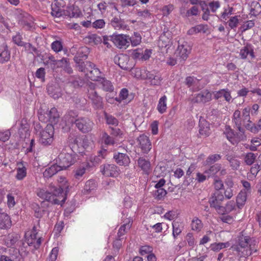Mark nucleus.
<instances>
[{
    "mask_svg": "<svg viewBox=\"0 0 261 261\" xmlns=\"http://www.w3.org/2000/svg\"><path fill=\"white\" fill-rule=\"evenodd\" d=\"M250 239L247 236H240L239 238L238 244L232 247L233 249L236 251L238 255L241 257L248 256L253 252L257 251L256 249L252 247L250 243Z\"/></svg>",
    "mask_w": 261,
    "mask_h": 261,
    "instance_id": "1",
    "label": "nucleus"
},
{
    "mask_svg": "<svg viewBox=\"0 0 261 261\" xmlns=\"http://www.w3.org/2000/svg\"><path fill=\"white\" fill-rule=\"evenodd\" d=\"M232 122L236 125L238 130L241 133H244V129L242 127L243 125L252 133L258 132V129L254 124L248 123L246 120H244L241 111L238 110H236L233 114Z\"/></svg>",
    "mask_w": 261,
    "mask_h": 261,
    "instance_id": "2",
    "label": "nucleus"
},
{
    "mask_svg": "<svg viewBox=\"0 0 261 261\" xmlns=\"http://www.w3.org/2000/svg\"><path fill=\"white\" fill-rule=\"evenodd\" d=\"M77 160V155L71 149L70 152L62 151L56 159V162L62 170L67 169L75 163Z\"/></svg>",
    "mask_w": 261,
    "mask_h": 261,
    "instance_id": "3",
    "label": "nucleus"
},
{
    "mask_svg": "<svg viewBox=\"0 0 261 261\" xmlns=\"http://www.w3.org/2000/svg\"><path fill=\"white\" fill-rule=\"evenodd\" d=\"M95 84L90 83L88 89V96L91 100L93 107L95 109L101 110L103 108L102 98L95 91Z\"/></svg>",
    "mask_w": 261,
    "mask_h": 261,
    "instance_id": "4",
    "label": "nucleus"
},
{
    "mask_svg": "<svg viewBox=\"0 0 261 261\" xmlns=\"http://www.w3.org/2000/svg\"><path fill=\"white\" fill-rule=\"evenodd\" d=\"M212 99V94L206 89L201 91L198 93L193 94L190 98L192 103L204 105L210 102Z\"/></svg>",
    "mask_w": 261,
    "mask_h": 261,
    "instance_id": "5",
    "label": "nucleus"
},
{
    "mask_svg": "<svg viewBox=\"0 0 261 261\" xmlns=\"http://www.w3.org/2000/svg\"><path fill=\"white\" fill-rule=\"evenodd\" d=\"M227 139L233 145L237 144L240 141L243 140L245 138L244 133H241L239 132V134L234 133L233 129L228 126H225L223 132Z\"/></svg>",
    "mask_w": 261,
    "mask_h": 261,
    "instance_id": "6",
    "label": "nucleus"
},
{
    "mask_svg": "<svg viewBox=\"0 0 261 261\" xmlns=\"http://www.w3.org/2000/svg\"><path fill=\"white\" fill-rule=\"evenodd\" d=\"M59 116L57 109L54 107L49 111H46L44 114H40L39 116V119L44 122H49L56 124L58 122Z\"/></svg>",
    "mask_w": 261,
    "mask_h": 261,
    "instance_id": "7",
    "label": "nucleus"
},
{
    "mask_svg": "<svg viewBox=\"0 0 261 261\" xmlns=\"http://www.w3.org/2000/svg\"><path fill=\"white\" fill-rule=\"evenodd\" d=\"M75 125L81 132L88 133L92 129L94 123L87 117H80L76 119Z\"/></svg>",
    "mask_w": 261,
    "mask_h": 261,
    "instance_id": "8",
    "label": "nucleus"
},
{
    "mask_svg": "<svg viewBox=\"0 0 261 261\" xmlns=\"http://www.w3.org/2000/svg\"><path fill=\"white\" fill-rule=\"evenodd\" d=\"M136 145L143 153H148L151 149V142L148 136L144 134L140 135L136 141Z\"/></svg>",
    "mask_w": 261,
    "mask_h": 261,
    "instance_id": "9",
    "label": "nucleus"
},
{
    "mask_svg": "<svg viewBox=\"0 0 261 261\" xmlns=\"http://www.w3.org/2000/svg\"><path fill=\"white\" fill-rule=\"evenodd\" d=\"M191 50V47L188 42L179 43L175 54L180 62H184L188 58Z\"/></svg>",
    "mask_w": 261,
    "mask_h": 261,
    "instance_id": "10",
    "label": "nucleus"
},
{
    "mask_svg": "<svg viewBox=\"0 0 261 261\" xmlns=\"http://www.w3.org/2000/svg\"><path fill=\"white\" fill-rule=\"evenodd\" d=\"M53 127L51 125L47 126L45 130L40 133V143L45 146L50 145L53 141Z\"/></svg>",
    "mask_w": 261,
    "mask_h": 261,
    "instance_id": "11",
    "label": "nucleus"
},
{
    "mask_svg": "<svg viewBox=\"0 0 261 261\" xmlns=\"http://www.w3.org/2000/svg\"><path fill=\"white\" fill-rule=\"evenodd\" d=\"M50 190L51 195L54 196H53V199H51V203L62 205L66 200L63 189L61 187H53Z\"/></svg>",
    "mask_w": 261,
    "mask_h": 261,
    "instance_id": "12",
    "label": "nucleus"
},
{
    "mask_svg": "<svg viewBox=\"0 0 261 261\" xmlns=\"http://www.w3.org/2000/svg\"><path fill=\"white\" fill-rule=\"evenodd\" d=\"M100 168L101 172L106 176L115 177L119 174L120 170L115 165L105 164Z\"/></svg>",
    "mask_w": 261,
    "mask_h": 261,
    "instance_id": "13",
    "label": "nucleus"
},
{
    "mask_svg": "<svg viewBox=\"0 0 261 261\" xmlns=\"http://www.w3.org/2000/svg\"><path fill=\"white\" fill-rule=\"evenodd\" d=\"M127 36L122 34H114L111 36V40L119 48H126L129 45Z\"/></svg>",
    "mask_w": 261,
    "mask_h": 261,
    "instance_id": "14",
    "label": "nucleus"
},
{
    "mask_svg": "<svg viewBox=\"0 0 261 261\" xmlns=\"http://www.w3.org/2000/svg\"><path fill=\"white\" fill-rule=\"evenodd\" d=\"M240 56L242 59L252 60L255 58L253 47L250 44H247L240 49Z\"/></svg>",
    "mask_w": 261,
    "mask_h": 261,
    "instance_id": "15",
    "label": "nucleus"
},
{
    "mask_svg": "<svg viewBox=\"0 0 261 261\" xmlns=\"http://www.w3.org/2000/svg\"><path fill=\"white\" fill-rule=\"evenodd\" d=\"M74 61L76 63V67L79 71L83 72L87 76V73L92 69V66H93V63L89 62L81 61L77 57H75L74 58Z\"/></svg>",
    "mask_w": 261,
    "mask_h": 261,
    "instance_id": "16",
    "label": "nucleus"
},
{
    "mask_svg": "<svg viewBox=\"0 0 261 261\" xmlns=\"http://www.w3.org/2000/svg\"><path fill=\"white\" fill-rule=\"evenodd\" d=\"M215 99H219L223 97L227 102L230 103L232 101V96L231 91L228 89H222L219 91H215L214 93Z\"/></svg>",
    "mask_w": 261,
    "mask_h": 261,
    "instance_id": "17",
    "label": "nucleus"
},
{
    "mask_svg": "<svg viewBox=\"0 0 261 261\" xmlns=\"http://www.w3.org/2000/svg\"><path fill=\"white\" fill-rule=\"evenodd\" d=\"M11 57V51L8 45L3 43L0 46V63H5L9 61Z\"/></svg>",
    "mask_w": 261,
    "mask_h": 261,
    "instance_id": "18",
    "label": "nucleus"
},
{
    "mask_svg": "<svg viewBox=\"0 0 261 261\" xmlns=\"http://www.w3.org/2000/svg\"><path fill=\"white\" fill-rule=\"evenodd\" d=\"M225 188H224V196L228 199H230L236 192L233 187L234 184L231 178H228L225 182Z\"/></svg>",
    "mask_w": 261,
    "mask_h": 261,
    "instance_id": "19",
    "label": "nucleus"
},
{
    "mask_svg": "<svg viewBox=\"0 0 261 261\" xmlns=\"http://www.w3.org/2000/svg\"><path fill=\"white\" fill-rule=\"evenodd\" d=\"M128 96V90L126 88H123L121 90L119 97H116L115 98L113 96L111 97L110 94L106 95V99L108 102L113 103L114 101L120 102L122 100L125 99Z\"/></svg>",
    "mask_w": 261,
    "mask_h": 261,
    "instance_id": "20",
    "label": "nucleus"
},
{
    "mask_svg": "<svg viewBox=\"0 0 261 261\" xmlns=\"http://www.w3.org/2000/svg\"><path fill=\"white\" fill-rule=\"evenodd\" d=\"M113 158L115 162L120 166H128L130 162L129 156L122 153H115Z\"/></svg>",
    "mask_w": 261,
    "mask_h": 261,
    "instance_id": "21",
    "label": "nucleus"
},
{
    "mask_svg": "<svg viewBox=\"0 0 261 261\" xmlns=\"http://www.w3.org/2000/svg\"><path fill=\"white\" fill-rule=\"evenodd\" d=\"M16 171V174L15 175V178L17 180H23L26 177L27 174V169L22 162L17 163Z\"/></svg>",
    "mask_w": 261,
    "mask_h": 261,
    "instance_id": "22",
    "label": "nucleus"
},
{
    "mask_svg": "<svg viewBox=\"0 0 261 261\" xmlns=\"http://www.w3.org/2000/svg\"><path fill=\"white\" fill-rule=\"evenodd\" d=\"M62 170L59 165L56 162L50 167L46 168L43 172V176L45 178H50L56 174L58 172Z\"/></svg>",
    "mask_w": 261,
    "mask_h": 261,
    "instance_id": "23",
    "label": "nucleus"
},
{
    "mask_svg": "<svg viewBox=\"0 0 261 261\" xmlns=\"http://www.w3.org/2000/svg\"><path fill=\"white\" fill-rule=\"evenodd\" d=\"M101 72L100 70L96 68V65L93 64V66H92V69H90V71L87 73V77L93 81H100Z\"/></svg>",
    "mask_w": 261,
    "mask_h": 261,
    "instance_id": "24",
    "label": "nucleus"
},
{
    "mask_svg": "<svg viewBox=\"0 0 261 261\" xmlns=\"http://www.w3.org/2000/svg\"><path fill=\"white\" fill-rule=\"evenodd\" d=\"M111 25L116 30H128L129 26L125 23V22L119 17H115L110 21Z\"/></svg>",
    "mask_w": 261,
    "mask_h": 261,
    "instance_id": "25",
    "label": "nucleus"
},
{
    "mask_svg": "<svg viewBox=\"0 0 261 261\" xmlns=\"http://www.w3.org/2000/svg\"><path fill=\"white\" fill-rule=\"evenodd\" d=\"M199 133L201 136L206 137L210 134V128L208 123L202 117L199 119Z\"/></svg>",
    "mask_w": 261,
    "mask_h": 261,
    "instance_id": "26",
    "label": "nucleus"
},
{
    "mask_svg": "<svg viewBox=\"0 0 261 261\" xmlns=\"http://www.w3.org/2000/svg\"><path fill=\"white\" fill-rule=\"evenodd\" d=\"M11 225L10 217L0 208V228L6 229Z\"/></svg>",
    "mask_w": 261,
    "mask_h": 261,
    "instance_id": "27",
    "label": "nucleus"
},
{
    "mask_svg": "<svg viewBox=\"0 0 261 261\" xmlns=\"http://www.w3.org/2000/svg\"><path fill=\"white\" fill-rule=\"evenodd\" d=\"M250 194L241 191L236 197V203L238 208H241L245 205L247 198Z\"/></svg>",
    "mask_w": 261,
    "mask_h": 261,
    "instance_id": "28",
    "label": "nucleus"
},
{
    "mask_svg": "<svg viewBox=\"0 0 261 261\" xmlns=\"http://www.w3.org/2000/svg\"><path fill=\"white\" fill-rule=\"evenodd\" d=\"M138 165L145 174H149L151 171V166L148 161L143 158H140L138 160Z\"/></svg>",
    "mask_w": 261,
    "mask_h": 261,
    "instance_id": "29",
    "label": "nucleus"
},
{
    "mask_svg": "<svg viewBox=\"0 0 261 261\" xmlns=\"http://www.w3.org/2000/svg\"><path fill=\"white\" fill-rule=\"evenodd\" d=\"M226 160L228 161L231 169L234 170H238L241 165V161L232 154H227L225 155Z\"/></svg>",
    "mask_w": 261,
    "mask_h": 261,
    "instance_id": "30",
    "label": "nucleus"
},
{
    "mask_svg": "<svg viewBox=\"0 0 261 261\" xmlns=\"http://www.w3.org/2000/svg\"><path fill=\"white\" fill-rule=\"evenodd\" d=\"M77 116V114L76 111L72 110L69 111L64 117L66 124L69 125L73 123L75 124V121L77 119H76V117Z\"/></svg>",
    "mask_w": 261,
    "mask_h": 261,
    "instance_id": "31",
    "label": "nucleus"
},
{
    "mask_svg": "<svg viewBox=\"0 0 261 261\" xmlns=\"http://www.w3.org/2000/svg\"><path fill=\"white\" fill-rule=\"evenodd\" d=\"M191 227L193 231L199 232L203 228V224L200 219L197 217H195L191 221Z\"/></svg>",
    "mask_w": 261,
    "mask_h": 261,
    "instance_id": "32",
    "label": "nucleus"
},
{
    "mask_svg": "<svg viewBox=\"0 0 261 261\" xmlns=\"http://www.w3.org/2000/svg\"><path fill=\"white\" fill-rule=\"evenodd\" d=\"M207 31V25L204 24L197 25L194 27L191 28L188 31V34L189 35H193L199 33H205Z\"/></svg>",
    "mask_w": 261,
    "mask_h": 261,
    "instance_id": "33",
    "label": "nucleus"
},
{
    "mask_svg": "<svg viewBox=\"0 0 261 261\" xmlns=\"http://www.w3.org/2000/svg\"><path fill=\"white\" fill-rule=\"evenodd\" d=\"M37 195L40 198L51 202V199H53L51 193L45 189H40L37 192Z\"/></svg>",
    "mask_w": 261,
    "mask_h": 261,
    "instance_id": "34",
    "label": "nucleus"
},
{
    "mask_svg": "<svg viewBox=\"0 0 261 261\" xmlns=\"http://www.w3.org/2000/svg\"><path fill=\"white\" fill-rule=\"evenodd\" d=\"M15 14L17 15L20 24H23V22L27 20L32 19L31 16L28 13L22 11V10L17 9Z\"/></svg>",
    "mask_w": 261,
    "mask_h": 261,
    "instance_id": "35",
    "label": "nucleus"
},
{
    "mask_svg": "<svg viewBox=\"0 0 261 261\" xmlns=\"http://www.w3.org/2000/svg\"><path fill=\"white\" fill-rule=\"evenodd\" d=\"M102 86L103 90L107 92H112L114 90V86L111 81L105 77H101L99 81Z\"/></svg>",
    "mask_w": 261,
    "mask_h": 261,
    "instance_id": "36",
    "label": "nucleus"
},
{
    "mask_svg": "<svg viewBox=\"0 0 261 261\" xmlns=\"http://www.w3.org/2000/svg\"><path fill=\"white\" fill-rule=\"evenodd\" d=\"M167 97L165 95L161 97L159 101L157 106V110L161 114H163L166 111L167 109Z\"/></svg>",
    "mask_w": 261,
    "mask_h": 261,
    "instance_id": "37",
    "label": "nucleus"
},
{
    "mask_svg": "<svg viewBox=\"0 0 261 261\" xmlns=\"http://www.w3.org/2000/svg\"><path fill=\"white\" fill-rule=\"evenodd\" d=\"M170 44V39L165 34H162L159 38L158 46L160 48L166 47Z\"/></svg>",
    "mask_w": 261,
    "mask_h": 261,
    "instance_id": "38",
    "label": "nucleus"
},
{
    "mask_svg": "<svg viewBox=\"0 0 261 261\" xmlns=\"http://www.w3.org/2000/svg\"><path fill=\"white\" fill-rule=\"evenodd\" d=\"M129 57L126 55H122L119 58V67L124 70H128L129 69Z\"/></svg>",
    "mask_w": 261,
    "mask_h": 261,
    "instance_id": "39",
    "label": "nucleus"
},
{
    "mask_svg": "<svg viewBox=\"0 0 261 261\" xmlns=\"http://www.w3.org/2000/svg\"><path fill=\"white\" fill-rule=\"evenodd\" d=\"M221 168V165L219 164H216L212 166L208 170L204 171V173L207 174V177L216 174Z\"/></svg>",
    "mask_w": 261,
    "mask_h": 261,
    "instance_id": "40",
    "label": "nucleus"
},
{
    "mask_svg": "<svg viewBox=\"0 0 261 261\" xmlns=\"http://www.w3.org/2000/svg\"><path fill=\"white\" fill-rule=\"evenodd\" d=\"M58 3L51 5V14L53 17H60L63 15V10L58 6Z\"/></svg>",
    "mask_w": 261,
    "mask_h": 261,
    "instance_id": "41",
    "label": "nucleus"
},
{
    "mask_svg": "<svg viewBox=\"0 0 261 261\" xmlns=\"http://www.w3.org/2000/svg\"><path fill=\"white\" fill-rule=\"evenodd\" d=\"M250 14L253 16H256L261 12V6L260 4L256 2H253L250 6Z\"/></svg>",
    "mask_w": 261,
    "mask_h": 261,
    "instance_id": "42",
    "label": "nucleus"
},
{
    "mask_svg": "<svg viewBox=\"0 0 261 261\" xmlns=\"http://www.w3.org/2000/svg\"><path fill=\"white\" fill-rule=\"evenodd\" d=\"M239 23V19L238 16H234L231 17L226 22L229 28L232 30H235Z\"/></svg>",
    "mask_w": 261,
    "mask_h": 261,
    "instance_id": "43",
    "label": "nucleus"
},
{
    "mask_svg": "<svg viewBox=\"0 0 261 261\" xmlns=\"http://www.w3.org/2000/svg\"><path fill=\"white\" fill-rule=\"evenodd\" d=\"M97 184L94 180H89L86 182L84 188V193H89L96 188Z\"/></svg>",
    "mask_w": 261,
    "mask_h": 261,
    "instance_id": "44",
    "label": "nucleus"
},
{
    "mask_svg": "<svg viewBox=\"0 0 261 261\" xmlns=\"http://www.w3.org/2000/svg\"><path fill=\"white\" fill-rule=\"evenodd\" d=\"M56 61L55 58L53 55H49L46 57L44 64L54 69L56 68Z\"/></svg>",
    "mask_w": 261,
    "mask_h": 261,
    "instance_id": "45",
    "label": "nucleus"
},
{
    "mask_svg": "<svg viewBox=\"0 0 261 261\" xmlns=\"http://www.w3.org/2000/svg\"><path fill=\"white\" fill-rule=\"evenodd\" d=\"M68 140L70 144L78 145L79 141L81 140L80 136L77 133H70L68 137Z\"/></svg>",
    "mask_w": 261,
    "mask_h": 261,
    "instance_id": "46",
    "label": "nucleus"
},
{
    "mask_svg": "<svg viewBox=\"0 0 261 261\" xmlns=\"http://www.w3.org/2000/svg\"><path fill=\"white\" fill-rule=\"evenodd\" d=\"M106 122L108 125L116 126L118 125V120L114 116L107 113L105 115Z\"/></svg>",
    "mask_w": 261,
    "mask_h": 261,
    "instance_id": "47",
    "label": "nucleus"
},
{
    "mask_svg": "<svg viewBox=\"0 0 261 261\" xmlns=\"http://www.w3.org/2000/svg\"><path fill=\"white\" fill-rule=\"evenodd\" d=\"M250 107H246L242 111V117L244 119V120H246L247 122L250 124H254L252 121L251 120V117L250 115Z\"/></svg>",
    "mask_w": 261,
    "mask_h": 261,
    "instance_id": "48",
    "label": "nucleus"
},
{
    "mask_svg": "<svg viewBox=\"0 0 261 261\" xmlns=\"http://www.w3.org/2000/svg\"><path fill=\"white\" fill-rule=\"evenodd\" d=\"M173 232L172 234L174 238L179 235L182 229V226L178 222H174L172 224Z\"/></svg>",
    "mask_w": 261,
    "mask_h": 261,
    "instance_id": "49",
    "label": "nucleus"
},
{
    "mask_svg": "<svg viewBox=\"0 0 261 261\" xmlns=\"http://www.w3.org/2000/svg\"><path fill=\"white\" fill-rule=\"evenodd\" d=\"M221 159V155L219 154H213L210 155L205 161L206 165L212 164L218 161Z\"/></svg>",
    "mask_w": 261,
    "mask_h": 261,
    "instance_id": "50",
    "label": "nucleus"
},
{
    "mask_svg": "<svg viewBox=\"0 0 261 261\" xmlns=\"http://www.w3.org/2000/svg\"><path fill=\"white\" fill-rule=\"evenodd\" d=\"M256 156L252 152L247 153L244 157V162L248 165H251L256 159Z\"/></svg>",
    "mask_w": 261,
    "mask_h": 261,
    "instance_id": "51",
    "label": "nucleus"
},
{
    "mask_svg": "<svg viewBox=\"0 0 261 261\" xmlns=\"http://www.w3.org/2000/svg\"><path fill=\"white\" fill-rule=\"evenodd\" d=\"M144 71L145 70H141L139 68H135L132 70V74H134V76L137 79H145V73Z\"/></svg>",
    "mask_w": 261,
    "mask_h": 261,
    "instance_id": "52",
    "label": "nucleus"
},
{
    "mask_svg": "<svg viewBox=\"0 0 261 261\" xmlns=\"http://www.w3.org/2000/svg\"><path fill=\"white\" fill-rule=\"evenodd\" d=\"M69 10L71 11V13L69 14L70 17L77 18L82 15L81 10L77 6H72Z\"/></svg>",
    "mask_w": 261,
    "mask_h": 261,
    "instance_id": "53",
    "label": "nucleus"
},
{
    "mask_svg": "<svg viewBox=\"0 0 261 261\" xmlns=\"http://www.w3.org/2000/svg\"><path fill=\"white\" fill-rule=\"evenodd\" d=\"M70 83L75 88L82 87L84 84L83 80L80 77H76L71 79Z\"/></svg>",
    "mask_w": 261,
    "mask_h": 261,
    "instance_id": "54",
    "label": "nucleus"
},
{
    "mask_svg": "<svg viewBox=\"0 0 261 261\" xmlns=\"http://www.w3.org/2000/svg\"><path fill=\"white\" fill-rule=\"evenodd\" d=\"M58 247H54L51 251L49 256L47 258L46 261H56L58 255Z\"/></svg>",
    "mask_w": 261,
    "mask_h": 261,
    "instance_id": "55",
    "label": "nucleus"
},
{
    "mask_svg": "<svg viewBox=\"0 0 261 261\" xmlns=\"http://www.w3.org/2000/svg\"><path fill=\"white\" fill-rule=\"evenodd\" d=\"M51 49L56 53H59L63 48V44L61 41L56 40L51 44Z\"/></svg>",
    "mask_w": 261,
    "mask_h": 261,
    "instance_id": "56",
    "label": "nucleus"
},
{
    "mask_svg": "<svg viewBox=\"0 0 261 261\" xmlns=\"http://www.w3.org/2000/svg\"><path fill=\"white\" fill-rule=\"evenodd\" d=\"M174 7L172 4L165 5L161 9V11L164 16H168L174 10Z\"/></svg>",
    "mask_w": 261,
    "mask_h": 261,
    "instance_id": "57",
    "label": "nucleus"
},
{
    "mask_svg": "<svg viewBox=\"0 0 261 261\" xmlns=\"http://www.w3.org/2000/svg\"><path fill=\"white\" fill-rule=\"evenodd\" d=\"M141 35L137 32H134L133 36H132V46H136L141 42Z\"/></svg>",
    "mask_w": 261,
    "mask_h": 261,
    "instance_id": "58",
    "label": "nucleus"
},
{
    "mask_svg": "<svg viewBox=\"0 0 261 261\" xmlns=\"http://www.w3.org/2000/svg\"><path fill=\"white\" fill-rule=\"evenodd\" d=\"M24 47L25 50L28 51L31 54H33V53L38 54V49L33 45L30 43L25 42L23 46Z\"/></svg>",
    "mask_w": 261,
    "mask_h": 261,
    "instance_id": "59",
    "label": "nucleus"
},
{
    "mask_svg": "<svg viewBox=\"0 0 261 261\" xmlns=\"http://www.w3.org/2000/svg\"><path fill=\"white\" fill-rule=\"evenodd\" d=\"M88 167V165H87L86 167L82 166L76 170L74 172V177L76 179H80L85 173L87 167Z\"/></svg>",
    "mask_w": 261,
    "mask_h": 261,
    "instance_id": "60",
    "label": "nucleus"
},
{
    "mask_svg": "<svg viewBox=\"0 0 261 261\" xmlns=\"http://www.w3.org/2000/svg\"><path fill=\"white\" fill-rule=\"evenodd\" d=\"M102 139L107 145H113L115 143L114 138L106 133L103 134Z\"/></svg>",
    "mask_w": 261,
    "mask_h": 261,
    "instance_id": "61",
    "label": "nucleus"
},
{
    "mask_svg": "<svg viewBox=\"0 0 261 261\" xmlns=\"http://www.w3.org/2000/svg\"><path fill=\"white\" fill-rule=\"evenodd\" d=\"M233 8L230 7H228L227 8L224 9V11L222 13L221 18L222 20H226L232 13Z\"/></svg>",
    "mask_w": 261,
    "mask_h": 261,
    "instance_id": "62",
    "label": "nucleus"
},
{
    "mask_svg": "<svg viewBox=\"0 0 261 261\" xmlns=\"http://www.w3.org/2000/svg\"><path fill=\"white\" fill-rule=\"evenodd\" d=\"M17 241L18 238L17 236L9 235L6 240V243L7 246L10 247L14 245Z\"/></svg>",
    "mask_w": 261,
    "mask_h": 261,
    "instance_id": "63",
    "label": "nucleus"
},
{
    "mask_svg": "<svg viewBox=\"0 0 261 261\" xmlns=\"http://www.w3.org/2000/svg\"><path fill=\"white\" fill-rule=\"evenodd\" d=\"M22 37L20 33H17L16 35L13 37V42L19 46H22L24 42L22 41Z\"/></svg>",
    "mask_w": 261,
    "mask_h": 261,
    "instance_id": "64",
    "label": "nucleus"
}]
</instances>
